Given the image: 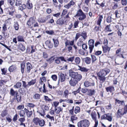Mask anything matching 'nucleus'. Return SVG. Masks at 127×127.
<instances>
[{
    "label": "nucleus",
    "instance_id": "obj_1",
    "mask_svg": "<svg viewBox=\"0 0 127 127\" xmlns=\"http://www.w3.org/2000/svg\"><path fill=\"white\" fill-rule=\"evenodd\" d=\"M69 75L71 77L69 81L70 85L72 86H74L82 78L81 74L77 72H75L71 70L69 71Z\"/></svg>",
    "mask_w": 127,
    "mask_h": 127
},
{
    "label": "nucleus",
    "instance_id": "obj_2",
    "mask_svg": "<svg viewBox=\"0 0 127 127\" xmlns=\"http://www.w3.org/2000/svg\"><path fill=\"white\" fill-rule=\"evenodd\" d=\"M110 71V70L107 68H105L100 70L97 73L99 79L100 80L104 82L106 79L105 76L108 74Z\"/></svg>",
    "mask_w": 127,
    "mask_h": 127
},
{
    "label": "nucleus",
    "instance_id": "obj_3",
    "mask_svg": "<svg viewBox=\"0 0 127 127\" xmlns=\"http://www.w3.org/2000/svg\"><path fill=\"white\" fill-rule=\"evenodd\" d=\"M33 121L35 125L41 127L43 126L45 123L43 120L40 119L37 117L34 118L33 119Z\"/></svg>",
    "mask_w": 127,
    "mask_h": 127
},
{
    "label": "nucleus",
    "instance_id": "obj_4",
    "mask_svg": "<svg viewBox=\"0 0 127 127\" xmlns=\"http://www.w3.org/2000/svg\"><path fill=\"white\" fill-rule=\"evenodd\" d=\"M89 125V121L87 119H85L79 122L77 126L78 127H88Z\"/></svg>",
    "mask_w": 127,
    "mask_h": 127
},
{
    "label": "nucleus",
    "instance_id": "obj_5",
    "mask_svg": "<svg viewBox=\"0 0 127 127\" xmlns=\"http://www.w3.org/2000/svg\"><path fill=\"white\" fill-rule=\"evenodd\" d=\"M76 16L79 17V20H82L85 19L86 17V16L81 9H79L77 11L76 14L74 16L75 17Z\"/></svg>",
    "mask_w": 127,
    "mask_h": 127
},
{
    "label": "nucleus",
    "instance_id": "obj_6",
    "mask_svg": "<svg viewBox=\"0 0 127 127\" xmlns=\"http://www.w3.org/2000/svg\"><path fill=\"white\" fill-rule=\"evenodd\" d=\"M94 40L93 39H91L88 41L89 48V53H91L94 47Z\"/></svg>",
    "mask_w": 127,
    "mask_h": 127
},
{
    "label": "nucleus",
    "instance_id": "obj_7",
    "mask_svg": "<svg viewBox=\"0 0 127 127\" xmlns=\"http://www.w3.org/2000/svg\"><path fill=\"white\" fill-rule=\"evenodd\" d=\"M101 118L102 119H105L110 122H111L112 120L111 114L108 113L104 114L101 116Z\"/></svg>",
    "mask_w": 127,
    "mask_h": 127
},
{
    "label": "nucleus",
    "instance_id": "obj_8",
    "mask_svg": "<svg viewBox=\"0 0 127 127\" xmlns=\"http://www.w3.org/2000/svg\"><path fill=\"white\" fill-rule=\"evenodd\" d=\"M59 79L58 81L59 83L60 79L61 82H63L64 81L65 78L64 74L62 72H59Z\"/></svg>",
    "mask_w": 127,
    "mask_h": 127
},
{
    "label": "nucleus",
    "instance_id": "obj_9",
    "mask_svg": "<svg viewBox=\"0 0 127 127\" xmlns=\"http://www.w3.org/2000/svg\"><path fill=\"white\" fill-rule=\"evenodd\" d=\"M35 21L34 18L31 17L28 21L27 24L29 26H33V24L35 23Z\"/></svg>",
    "mask_w": 127,
    "mask_h": 127
},
{
    "label": "nucleus",
    "instance_id": "obj_10",
    "mask_svg": "<svg viewBox=\"0 0 127 127\" xmlns=\"http://www.w3.org/2000/svg\"><path fill=\"white\" fill-rule=\"evenodd\" d=\"M60 61L66 62V60L63 57H58L55 60V63L57 64H59L61 63Z\"/></svg>",
    "mask_w": 127,
    "mask_h": 127
},
{
    "label": "nucleus",
    "instance_id": "obj_11",
    "mask_svg": "<svg viewBox=\"0 0 127 127\" xmlns=\"http://www.w3.org/2000/svg\"><path fill=\"white\" fill-rule=\"evenodd\" d=\"M124 113H123L122 109H119L117 113V116L118 118L121 117L123 115Z\"/></svg>",
    "mask_w": 127,
    "mask_h": 127
},
{
    "label": "nucleus",
    "instance_id": "obj_12",
    "mask_svg": "<svg viewBox=\"0 0 127 127\" xmlns=\"http://www.w3.org/2000/svg\"><path fill=\"white\" fill-rule=\"evenodd\" d=\"M75 3L72 0H71L68 4L65 5L64 6V7L67 9H68L70 8L71 6H73Z\"/></svg>",
    "mask_w": 127,
    "mask_h": 127
},
{
    "label": "nucleus",
    "instance_id": "obj_13",
    "mask_svg": "<svg viewBox=\"0 0 127 127\" xmlns=\"http://www.w3.org/2000/svg\"><path fill=\"white\" fill-rule=\"evenodd\" d=\"M50 18V16L48 15L46 17H43L40 18L39 20V22L41 23H44L46 21L48 20Z\"/></svg>",
    "mask_w": 127,
    "mask_h": 127
},
{
    "label": "nucleus",
    "instance_id": "obj_14",
    "mask_svg": "<svg viewBox=\"0 0 127 127\" xmlns=\"http://www.w3.org/2000/svg\"><path fill=\"white\" fill-rule=\"evenodd\" d=\"M26 115L27 117L28 118L30 117L32 115V111H29L28 109L26 108H25L24 109Z\"/></svg>",
    "mask_w": 127,
    "mask_h": 127
},
{
    "label": "nucleus",
    "instance_id": "obj_15",
    "mask_svg": "<svg viewBox=\"0 0 127 127\" xmlns=\"http://www.w3.org/2000/svg\"><path fill=\"white\" fill-rule=\"evenodd\" d=\"M10 94L11 96H13L14 97L18 94V93L17 91H14L13 89L12 88L10 90Z\"/></svg>",
    "mask_w": 127,
    "mask_h": 127
},
{
    "label": "nucleus",
    "instance_id": "obj_16",
    "mask_svg": "<svg viewBox=\"0 0 127 127\" xmlns=\"http://www.w3.org/2000/svg\"><path fill=\"white\" fill-rule=\"evenodd\" d=\"M78 66L79 67V68L78 69L79 70H80L82 72H87L89 70V69H87V68L80 66L78 65Z\"/></svg>",
    "mask_w": 127,
    "mask_h": 127
},
{
    "label": "nucleus",
    "instance_id": "obj_17",
    "mask_svg": "<svg viewBox=\"0 0 127 127\" xmlns=\"http://www.w3.org/2000/svg\"><path fill=\"white\" fill-rule=\"evenodd\" d=\"M26 5L27 8L28 9H31L32 8V3L31 2L30 0H28L27 1Z\"/></svg>",
    "mask_w": 127,
    "mask_h": 127
},
{
    "label": "nucleus",
    "instance_id": "obj_18",
    "mask_svg": "<svg viewBox=\"0 0 127 127\" xmlns=\"http://www.w3.org/2000/svg\"><path fill=\"white\" fill-rule=\"evenodd\" d=\"M45 43L46 45L49 48H52L53 46V44L51 42V41L50 40L46 41L45 42Z\"/></svg>",
    "mask_w": 127,
    "mask_h": 127
},
{
    "label": "nucleus",
    "instance_id": "obj_19",
    "mask_svg": "<svg viewBox=\"0 0 127 127\" xmlns=\"http://www.w3.org/2000/svg\"><path fill=\"white\" fill-rule=\"evenodd\" d=\"M95 84V83L94 82L91 83L88 81H85L84 83V86L86 87H88L91 86H94Z\"/></svg>",
    "mask_w": 127,
    "mask_h": 127
},
{
    "label": "nucleus",
    "instance_id": "obj_20",
    "mask_svg": "<svg viewBox=\"0 0 127 127\" xmlns=\"http://www.w3.org/2000/svg\"><path fill=\"white\" fill-rule=\"evenodd\" d=\"M17 67L15 65H12L10 66L8 68L9 71L11 72L16 70Z\"/></svg>",
    "mask_w": 127,
    "mask_h": 127
},
{
    "label": "nucleus",
    "instance_id": "obj_21",
    "mask_svg": "<svg viewBox=\"0 0 127 127\" xmlns=\"http://www.w3.org/2000/svg\"><path fill=\"white\" fill-rule=\"evenodd\" d=\"M106 91L107 92H111L115 90L114 87H113L110 86L106 88Z\"/></svg>",
    "mask_w": 127,
    "mask_h": 127
},
{
    "label": "nucleus",
    "instance_id": "obj_22",
    "mask_svg": "<svg viewBox=\"0 0 127 127\" xmlns=\"http://www.w3.org/2000/svg\"><path fill=\"white\" fill-rule=\"evenodd\" d=\"M74 60L75 63L76 65L79 64L80 62V59L79 57H74Z\"/></svg>",
    "mask_w": 127,
    "mask_h": 127
},
{
    "label": "nucleus",
    "instance_id": "obj_23",
    "mask_svg": "<svg viewBox=\"0 0 127 127\" xmlns=\"http://www.w3.org/2000/svg\"><path fill=\"white\" fill-rule=\"evenodd\" d=\"M62 110L63 108L60 107H59L57 108L56 107L54 111L57 114H58L60 112L62 111Z\"/></svg>",
    "mask_w": 127,
    "mask_h": 127
},
{
    "label": "nucleus",
    "instance_id": "obj_24",
    "mask_svg": "<svg viewBox=\"0 0 127 127\" xmlns=\"http://www.w3.org/2000/svg\"><path fill=\"white\" fill-rule=\"evenodd\" d=\"M74 40L70 41L67 40L65 43V46H67L68 45H72L74 44Z\"/></svg>",
    "mask_w": 127,
    "mask_h": 127
},
{
    "label": "nucleus",
    "instance_id": "obj_25",
    "mask_svg": "<svg viewBox=\"0 0 127 127\" xmlns=\"http://www.w3.org/2000/svg\"><path fill=\"white\" fill-rule=\"evenodd\" d=\"M64 23V20L62 18L59 19L57 22V24L60 25H63Z\"/></svg>",
    "mask_w": 127,
    "mask_h": 127
},
{
    "label": "nucleus",
    "instance_id": "obj_26",
    "mask_svg": "<svg viewBox=\"0 0 127 127\" xmlns=\"http://www.w3.org/2000/svg\"><path fill=\"white\" fill-rule=\"evenodd\" d=\"M84 61L87 64H90L91 62V59L88 57H87L83 59Z\"/></svg>",
    "mask_w": 127,
    "mask_h": 127
},
{
    "label": "nucleus",
    "instance_id": "obj_27",
    "mask_svg": "<svg viewBox=\"0 0 127 127\" xmlns=\"http://www.w3.org/2000/svg\"><path fill=\"white\" fill-rule=\"evenodd\" d=\"M32 68V65L29 63H27V72L29 73Z\"/></svg>",
    "mask_w": 127,
    "mask_h": 127
},
{
    "label": "nucleus",
    "instance_id": "obj_28",
    "mask_svg": "<svg viewBox=\"0 0 127 127\" xmlns=\"http://www.w3.org/2000/svg\"><path fill=\"white\" fill-rule=\"evenodd\" d=\"M95 93L94 90H88L87 95L90 96H92L94 95Z\"/></svg>",
    "mask_w": 127,
    "mask_h": 127
},
{
    "label": "nucleus",
    "instance_id": "obj_29",
    "mask_svg": "<svg viewBox=\"0 0 127 127\" xmlns=\"http://www.w3.org/2000/svg\"><path fill=\"white\" fill-rule=\"evenodd\" d=\"M36 79L32 80L28 83V85L29 86L34 85L36 83Z\"/></svg>",
    "mask_w": 127,
    "mask_h": 127
},
{
    "label": "nucleus",
    "instance_id": "obj_30",
    "mask_svg": "<svg viewBox=\"0 0 127 127\" xmlns=\"http://www.w3.org/2000/svg\"><path fill=\"white\" fill-rule=\"evenodd\" d=\"M92 118L93 120L96 121V114L95 112H93L91 113Z\"/></svg>",
    "mask_w": 127,
    "mask_h": 127
},
{
    "label": "nucleus",
    "instance_id": "obj_31",
    "mask_svg": "<svg viewBox=\"0 0 127 127\" xmlns=\"http://www.w3.org/2000/svg\"><path fill=\"white\" fill-rule=\"evenodd\" d=\"M19 25L18 22L16 21L14 22V27L16 30H18L19 28Z\"/></svg>",
    "mask_w": 127,
    "mask_h": 127
},
{
    "label": "nucleus",
    "instance_id": "obj_32",
    "mask_svg": "<svg viewBox=\"0 0 127 127\" xmlns=\"http://www.w3.org/2000/svg\"><path fill=\"white\" fill-rule=\"evenodd\" d=\"M17 39L18 41L24 42V37L22 36H18L17 37Z\"/></svg>",
    "mask_w": 127,
    "mask_h": 127
},
{
    "label": "nucleus",
    "instance_id": "obj_33",
    "mask_svg": "<svg viewBox=\"0 0 127 127\" xmlns=\"http://www.w3.org/2000/svg\"><path fill=\"white\" fill-rule=\"evenodd\" d=\"M25 112L24 110H21L19 112V114L20 117H24L25 116Z\"/></svg>",
    "mask_w": 127,
    "mask_h": 127
},
{
    "label": "nucleus",
    "instance_id": "obj_34",
    "mask_svg": "<svg viewBox=\"0 0 127 127\" xmlns=\"http://www.w3.org/2000/svg\"><path fill=\"white\" fill-rule=\"evenodd\" d=\"M103 51L104 53H106L107 51L109 52L110 50V48L107 46H102Z\"/></svg>",
    "mask_w": 127,
    "mask_h": 127
},
{
    "label": "nucleus",
    "instance_id": "obj_35",
    "mask_svg": "<svg viewBox=\"0 0 127 127\" xmlns=\"http://www.w3.org/2000/svg\"><path fill=\"white\" fill-rule=\"evenodd\" d=\"M81 35L83 37V41H84L87 37V33L84 31L83 32L81 33Z\"/></svg>",
    "mask_w": 127,
    "mask_h": 127
},
{
    "label": "nucleus",
    "instance_id": "obj_36",
    "mask_svg": "<svg viewBox=\"0 0 127 127\" xmlns=\"http://www.w3.org/2000/svg\"><path fill=\"white\" fill-rule=\"evenodd\" d=\"M40 95L38 94H36L33 96V98L36 100H38L40 99Z\"/></svg>",
    "mask_w": 127,
    "mask_h": 127
},
{
    "label": "nucleus",
    "instance_id": "obj_37",
    "mask_svg": "<svg viewBox=\"0 0 127 127\" xmlns=\"http://www.w3.org/2000/svg\"><path fill=\"white\" fill-rule=\"evenodd\" d=\"M53 40L54 43V46L55 47H57L58 45L59 44V41L58 40L56 39H53Z\"/></svg>",
    "mask_w": 127,
    "mask_h": 127
},
{
    "label": "nucleus",
    "instance_id": "obj_38",
    "mask_svg": "<svg viewBox=\"0 0 127 127\" xmlns=\"http://www.w3.org/2000/svg\"><path fill=\"white\" fill-rule=\"evenodd\" d=\"M103 18L102 15H99L98 19V21L97 22V24L99 26L100 25L101 23Z\"/></svg>",
    "mask_w": 127,
    "mask_h": 127
},
{
    "label": "nucleus",
    "instance_id": "obj_39",
    "mask_svg": "<svg viewBox=\"0 0 127 127\" xmlns=\"http://www.w3.org/2000/svg\"><path fill=\"white\" fill-rule=\"evenodd\" d=\"M7 111L6 110H4L1 112L0 115L2 117H4L7 115Z\"/></svg>",
    "mask_w": 127,
    "mask_h": 127
},
{
    "label": "nucleus",
    "instance_id": "obj_40",
    "mask_svg": "<svg viewBox=\"0 0 127 127\" xmlns=\"http://www.w3.org/2000/svg\"><path fill=\"white\" fill-rule=\"evenodd\" d=\"M69 93L68 90H65L63 96L65 98H68V95Z\"/></svg>",
    "mask_w": 127,
    "mask_h": 127
},
{
    "label": "nucleus",
    "instance_id": "obj_41",
    "mask_svg": "<svg viewBox=\"0 0 127 127\" xmlns=\"http://www.w3.org/2000/svg\"><path fill=\"white\" fill-rule=\"evenodd\" d=\"M26 8V6L25 4H23L21 6H19L18 9L21 11H22L23 10Z\"/></svg>",
    "mask_w": 127,
    "mask_h": 127
},
{
    "label": "nucleus",
    "instance_id": "obj_42",
    "mask_svg": "<svg viewBox=\"0 0 127 127\" xmlns=\"http://www.w3.org/2000/svg\"><path fill=\"white\" fill-rule=\"evenodd\" d=\"M16 98L17 101L18 102H21V95L17 94L16 96Z\"/></svg>",
    "mask_w": 127,
    "mask_h": 127
},
{
    "label": "nucleus",
    "instance_id": "obj_43",
    "mask_svg": "<svg viewBox=\"0 0 127 127\" xmlns=\"http://www.w3.org/2000/svg\"><path fill=\"white\" fill-rule=\"evenodd\" d=\"M21 83L18 82H17L16 84L14 86V87L16 88H20L21 86Z\"/></svg>",
    "mask_w": 127,
    "mask_h": 127
},
{
    "label": "nucleus",
    "instance_id": "obj_44",
    "mask_svg": "<svg viewBox=\"0 0 127 127\" xmlns=\"http://www.w3.org/2000/svg\"><path fill=\"white\" fill-rule=\"evenodd\" d=\"M77 119V117L76 115H73L71 117V120L72 122H73L74 121L76 120Z\"/></svg>",
    "mask_w": 127,
    "mask_h": 127
},
{
    "label": "nucleus",
    "instance_id": "obj_45",
    "mask_svg": "<svg viewBox=\"0 0 127 127\" xmlns=\"http://www.w3.org/2000/svg\"><path fill=\"white\" fill-rule=\"evenodd\" d=\"M8 27V25L7 24L6 22L3 25V26L2 27V30L3 31H6L7 29V27Z\"/></svg>",
    "mask_w": 127,
    "mask_h": 127
},
{
    "label": "nucleus",
    "instance_id": "obj_46",
    "mask_svg": "<svg viewBox=\"0 0 127 127\" xmlns=\"http://www.w3.org/2000/svg\"><path fill=\"white\" fill-rule=\"evenodd\" d=\"M22 1L21 0H16L15 5L16 6H20L21 5Z\"/></svg>",
    "mask_w": 127,
    "mask_h": 127
},
{
    "label": "nucleus",
    "instance_id": "obj_47",
    "mask_svg": "<svg viewBox=\"0 0 127 127\" xmlns=\"http://www.w3.org/2000/svg\"><path fill=\"white\" fill-rule=\"evenodd\" d=\"M117 103L120 104L121 105H123L124 104V101H120L117 99H116L115 103Z\"/></svg>",
    "mask_w": 127,
    "mask_h": 127
},
{
    "label": "nucleus",
    "instance_id": "obj_48",
    "mask_svg": "<svg viewBox=\"0 0 127 127\" xmlns=\"http://www.w3.org/2000/svg\"><path fill=\"white\" fill-rule=\"evenodd\" d=\"M74 57L73 56L68 58L66 61H67L68 62H72L74 60Z\"/></svg>",
    "mask_w": 127,
    "mask_h": 127
},
{
    "label": "nucleus",
    "instance_id": "obj_49",
    "mask_svg": "<svg viewBox=\"0 0 127 127\" xmlns=\"http://www.w3.org/2000/svg\"><path fill=\"white\" fill-rule=\"evenodd\" d=\"M39 81L43 83H46V77L44 76H42L41 77Z\"/></svg>",
    "mask_w": 127,
    "mask_h": 127
},
{
    "label": "nucleus",
    "instance_id": "obj_50",
    "mask_svg": "<svg viewBox=\"0 0 127 127\" xmlns=\"http://www.w3.org/2000/svg\"><path fill=\"white\" fill-rule=\"evenodd\" d=\"M39 86L41 85V87L40 88H39V90L40 91H41V89H42V85H43V86H45V84L46 83H43L42 82L39 81Z\"/></svg>",
    "mask_w": 127,
    "mask_h": 127
},
{
    "label": "nucleus",
    "instance_id": "obj_51",
    "mask_svg": "<svg viewBox=\"0 0 127 127\" xmlns=\"http://www.w3.org/2000/svg\"><path fill=\"white\" fill-rule=\"evenodd\" d=\"M19 48L20 50L22 51H24L25 50V47L22 44L19 45Z\"/></svg>",
    "mask_w": 127,
    "mask_h": 127
},
{
    "label": "nucleus",
    "instance_id": "obj_52",
    "mask_svg": "<svg viewBox=\"0 0 127 127\" xmlns=\"http://www.w3.org/2000/svg\"><path fill=\"white\" fill-rule=\"evenodd\" d=\"M21 71L22 73H23L24 72V68H25V64L23 63H21Z\"/></svg>",
    "mask_w": 127,
    "mask_h": 127
},
{
    "label": "nucleus",
    "instance_id": "obj_53",
    "mask_svg": "<svg viewBox=\"0 0 127 127\" xmlns=\"http://www.w3.org/2000/svg\"><path fill=\"white\" fill-rule=\"evenodd\" d=\"M80 111V109L79 107H76L75 108V110L74 113L76 114L78 113H79Z\"/></svg>",
    "mask_w": 127,
    "mask_h": 127
},
{
    "label": "nucleus",
    "instance_id": "obj_54",
    "mask_svg": "<svg viewBox=\"0 0 127 127\" xmlns=\"http://www.w3.org/2000/svg\"><path fill=\"white\" fill-rule=\"evenodd\" d=\"M54 60V57H52L50 58L47 59L46 61L49 63H51L53 62Z\"/></svg>",
    "mask_w": 127,
    "mask_h": 127
},
{
    "label": "nucleus",
    "instance_id": "obj_55",
    "mask_svg": "<svg viewBox=\"0 0 127 127\" xmlns=\"http://www.w3.org/2000/svg\"><path fill=\"white\" fill-rule=\"evenodd\" d=\"M44 100L46 102L51 101H52V100L49 98L47 96L44 95Z\"/></svg>",
    "mask_w": 127,
    "mask_h": 127
},
{
    "label": "nucleus",
    "instance_id": "obj_56",
    "mask_svg": "<svg viewBox=\"0 0 127 127\" xmlns=\"http://www.w3.org/2000/svg\"><path fill=\"white\" fill-rule=\"evenodd\" d=\"M115 14L116 18H118L120 16V13L118 12V11L117 10L115 11Z\"/></svg>",
    "mask_w": 127,
    "mask_h": 127
},
{
    "label": "nucleus",
    "instance_id": "obj_57",
    "mask_svg": "<svg viewBox=\"0 0 127 127\" xmlns=\"http://www.w3.org/2000/svg\"><path fill=\"white\" fill-rule=\"evenodd\" d=\"M51 78L53 81H56L57 78V76L56 75H52L51 76Z\"/></svg>",
    "mask_w": 127,
    "mask_h": 127
},
{
    "label": "nucleus",
    "instance_id": "obj_58",
    "mask_svg": "<svg viewBox=\"0 0 127 127\" xmlns=\"http://www.w3.org/2000/svg\"><path fill=\"white\" fill-rule=\"evenodd\" d=\"M8 2L11 5H13L15 3V0H7Z\"/></svg>",
    "mask_w": 127,
    "mask_h": 127
},
{
    "label": "nucleus",
    "instance_id": "obj_59",
    "mask_svg": "<svg viewBox=\"0 0 127 127\" xmlns=\"http://www.w3.org/2000/svg\"><path fill=\"white\" fill-rule=\"evenodd\" d=\"M1 71L2 72V74L4 75H6V73L7 71V70L5 68L1 69Z\"/></svg>",
    "mask_w": 127,
    "mask_h": 127
},
{
    "label": "nucleus",
    "instance_id": "obj_60",
    "mask_svg": "<svg viewBox=\"0 0 127 127\" xmlns=\"http://www.w3.org/2000/svg\"><path fill=\"white\" fill-rule=\"evenodd\" d=\"M83 42L82 40H81V38L79 40L77 43V45L79 46H81Z\"/></svg>",
    "mask_w": 127,
    "mask_h": 127
},
{
    "label": "nucleus",
    "instance_id": "obj_61",
    "mask_svg": "<svg viewBox=\"0 0 127 127\" xmlns=\"http://www.w3.org/2000/svg\"><path fill=\"white\" fill-rule=\"evenodd\" d=\"M46 33L50 35H52L54 34V32L53 31H46Z\"/></svg>",
    "mask_w": 127,
    "mask_h": 127
},
{
    "label": "nucleus",
    "instance_id": "obj_62",
    "mask_svg": "<svg viewBox=\"0 0 127 127\" xmlns=\"http://www.w3.org/2000/svg\"><path fill=\"white\" fill-rule=\"evenodd\" d=\"M82 47L83 50H85L87 49V46L86 44H83L82 45Z\"/></svg>",
    "mask_w": 127,
    "mask_h": 127
},
{
    "label": "nucleus",
    "instance_id": "obj_63",
    "mask_svg": "<svg viewBox=\"0 0 127 127\" xmlns=\"http://www.w3.org/2000/svg\"><path fill=\"white\" fill-rule=\"evenodd\" d=\"M111 17L110 16H108L107 18V22L108 23H110L111 21Z\"/></svg>",
    "mask_w": 127,
    "mask_h": 127
},
{
    "label": "nucleus",
    "instance_id": "obj_64",
    "mask_svg": "<svg viewBox=\"0 0 127 127\" xmlns=\"http://www.w3.org/2000/svg\"><path fill=\"white\" fill-rule=\"evenodd\" d=\"M122 4L123 5H126L127 4V0H121Z\"/></svg>",
    "mask_w": 127,
    "mask_h": 127
}]
</instances>
